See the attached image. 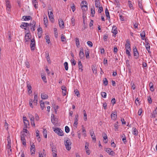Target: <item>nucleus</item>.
<instances>
[{"mask_svg": "<svg viewBox=\"0 0 157 157\" xmlns=\"http://www.w3.org/2000/svg\"><path fill=\"white\" fill-rule=\"evenodd\" d=\"M71 61L72 65H75L76 64V62L75 61V60L74 59H71Z\"/></svg>", "mask_w": 157, "mask_h": 157, "instance_id": "obj_51", "label": "nucleus"}, {"mask_svg": "<svg viewBox=\"0 0 157 157\" xmlns=\"http://www.w3.org/2000/svg\"><path fill=\"white\" fill-rule=\"evenodd\" d=\"M78 66L79 69V70H81V71H83V69H82V63L81 61H78Z\"/></svg>", "mask_w": 157, "mask_h": 157, "instance_id": "obj_29", "label": "nucleus"}, {"mask_svg": "<svg viewBox=\"0 0 157 157\" xmlns=\"http://www.w3.org/2000/svg\"><path fill=\"white\" fill-rule=\"evenodd\" d=\"M89 146V143L87 142H86L85 143V148L86 150L89 149V148H88Z\"/></svg>", "mask_w": 157, "mask_h": 157, "instance_id": "obj_59", "label": "nucleus"}, {"mask_svg": "<svg viewBox=\"0 0 157 157\" xmlns=\"http://www.w3.org/2000/svg\"><path fill=\"white\" fill-rule=\"evenodd\" d=\"M134 56L136 59H137L139 56V54L137 48L135 47L133 49Z\"/></svg>", "mask_w": 157, "mask_h": 157, "instance_id": "obj_6", "label": "nucleus"}, {"mask_svg": "<svg viewBox=\"0 0 157 157\" xmlns=\"http://www.w3.org/2000/svg\"><path fill=\"white\" fill-rule=\"evenodd\" d=\"M65 131L67 133H68L70 131V129L68 126H66L65 127Z\"/></svg>", "mask_w": 157, "mask_h": 157, "instance_id": "obj_48", "label": "nucleus"}, {"mask_svg": "<svg viewBox=\"0 0 157 157\" xmlns=\"http://www.w3.org/2000/svg\"><path fill=\"white\" fill-rule=\"evenodd\" d=\"M61 38L62 41L64 42L65 41L66 39L64 36L63 34H62L61 35Z\"/></svg>", "mask_w": 157, "mask_h": 157, "instance_id": "obj_50", "label": "nucleus"}, {"mask_svg": "<svg viewBox=\"0 0 157 157\" xmlns=\"http://www.w3.org/2000/svg\"><path fill=\"white\" fill-rule=\"evenodd\" d=\"M47 131L46 129H44L43 135L44 137L46 138H47Z\"/></svg>", "mask_w": 157, "mask_h": 157, "instance_id": "obj_40", "label": "nucleus"}, {"mask_svg": "<svg viewBox=\"0 0 157 157\" xmlns=\"http://www.w3.org/2000/svg\"><path fill=\"white\" fill-rule=\"evenodd\" d=\"M85 56L87 59L89 58V52L88 49L85 51Z\"/></svg>", "mask_w": 157, "mask_h": 157, "instance_id": "obj_35", "label": "nucleus"}, {"mask_svg": "<svg viewBox=\"0 0 157 157\" xmlns=\"http://www.w3.org/2000/svg\"><path fill=\"white\" fill-rule=\"evenodd\" d=\"M101 96L103 98H105L106 97V93L105 92H101Z\"/></svg>", "mask_w": 157, "mask_h": 157, "instance_id": "obj_45", "label": "nucleus"}, {"mask_svg": "<svg viewBox=\"0 0 157 157\" xmlns=\"http://www.w3.org/2000/svg\"><path fill=\"white\" fill-rule=\"evenodd\" d=\"M46 58L47 59V60L48 61V62L49 63H51V61H50V57L49 56V53H48V54H47V53H46Z\"/></svg>", "mask_w": 157, "mask_h": 157, "instance_id": "obj_33", "label": "nucleus"}, {"mask_svg": "<svg viewBox=\"0 0 157 157\" xmlns=\"http://www.w3.org/2000/svg\"><path fill=\"white\" fill-rule=\"evenodd\" d=\"M157 113L156 110H154L153 112H152L151 117H155V115H156Z\"/></svg>", "mask_w": 157, "mask_h": 157, "instance_id": "obj_41", "label": "nucleus"}, {"mask_svg": "<svg viewBox=\"0 0 157 157\" xmlns=\"http://www.w3.org/2000/svg\"><path fill=\"white\" fill-rule=\"evenodd\" d=\"M91 14L92 15V17H94L95 14V9L94 8H91Z\"/></svg>", "mask_w": 157, "mask_h": 157, "instance_id": "obj_38", "label": "nucleus"}, {"mask_svg": "<svg viewBox=\"0 0 157 157\" xmlns=\"http://www.w3.org/2000/svg\"><path fill=\"white\" fill-rule=\"evenodd\" d=\"M5 2L6 6V10L8 11H10L11 6L9 0H6Z\"/></svg>", "mask_w": 157, "mask_h": 157, "instance_id": "obj_9", "label": "nucleus"}, {"mask_svg": "<svg viewBox=\"0 0 157 157\" xmlns=\"http://www.w3.org/2000/svg\"><path fill=\"white\" fill-rule=\"evenodd\" d=\"M75 43L76 44V46L78 48H79L80 47V43L79 39L78 38H76L75 39Z\"/></svg>", "mask_w": 157, "mask_h": 157, "instance_id": "obj_26", "label": "nucleus"}, {"mask_svg": "<svg viewBox=\"0 0 157 157\" xmlns=\"http://www.w3.org/2000/svg\"><path fill=\"white\" fill-rule=\"evenodd\" d=\"M54 131L59 136H62L64 135L62 130L59 128H56L55 129Z\"/></svg>", "mask_w": 157, "mask_h": 157, "instance_id": "obj_3", "label": "nucleus"}, {"mask_svg": "<svg viewBox=\"0 0 157 157\" xmlns=\"http://www.w3.org/2000/svg\"><path fill=\"white\" fill-rule=\"evenodd\" d=\"M86 6H87V3L86 2L82 1L81 4V6L86 8Z\"/></svg>", "mask_w": 157, "mask_h": 157, "instance_id": "obj_27", "label": "nucleus"}, {"mask_svg": "<svg viewBox=\"0 0 157 157\" xmlns=\"http://www.w3.org/2000/svg\"><path fill=\"white\" fill-rule=\"evenodd\" d=\"M116 100L115 98H113L111 100V102L113 105L116 103Z\"/></svg>", "mask_w": 157, "mask_h": 157, "instance_id": "obj_63", "label": "nucleus"}, {"mask_svg": "<svg viewBox=\"0 0 157 157\" xmlns=\"http://www.w3.org/2000/svg\"><path fill=\"white\" fill-rule=\"evenodd\" d=\"M30 33L29 29L28 30V32L25 34V43L29 42L30 40Z\"/></svg>", "mask_w": 157, "mask_h": 157, "instance_id": "obj_4", "label": "nucleus"}, {"mask_svg": "<svg viewBox=\"0 0 157 157\" xmlns=\"http://www.w3.org/2000/svg\"><path fill=\"white\" fill-rule=\"evenodd\" d=\"M102 136L103 137V139L104 140H107V141H106L104 142V143H106L108 141V138H107V136L106 134H105L104 133H102Z\"/></svg>", "mask_w": 157, "mask_h": 157, "instance_id": "obj_23", "label": "nucleus"}, {"mask_svg": "<svg viewBox=\"0 0 157 157\" xmlns=\"http://www.w3.org/2000/svg\"><path fill=\"white\" fill-rule=\"evenodd\" d=\"M95 6L96 7L98 8V7L99 4L100 3L98 0H96L95 1Z\"/></svg>", "mask_w": 157, "mask_h": 157, "instance_id": "obj_43", "label": "nucleus"}, {"mask_svg": "<svg viewBox=\"0 0 157 157\" xmlns=\"http://www.w3.org/2000/svg\"><path fill=\"white\" fill-rule=\"evenodd\" d=\"M98 12H99V13H101L102 11H103V9L101 6H100V5L98 6Z\"/></svg>", "mask_w": 157, "mask_h": 157, "instance_id": "obj_46", "label": "nucleus"}, {"mask_svg": "<svg viewBox=\"0 0 157 157\" xmlns=\"http://www.w3.org/2000/svg\"><path fill=\"white\" fill-rule=\"evenodd\" d=\"M31 43L30 45V47L31 50L32 51H33L35 50V46H36V42L34 38L31 39Z\"/></svg>", "mask_w": 157, "mask_h": 157, "instance_id": "obj_5", "label": "nucleus"}, {"mask_svg": "<svg viewBox=\"0 0 157 157\" xmlns=\"http://www.w3.org/2000/svg\"><path fill=\"white\" fill-rule=\"evenodd\" d=\"M108 38V36L107 34H105L103 36V40L105 41H107Z\"/></svg>", "mask_w": 157, "mask_h": 157, "instance_id": "obj_52", "label": "nucleus"}, {"mask_svg": "<svg viewBox=\"0 0 157 157\" xmlns=\"http://www.w3.org/2000/svg\"><path fill=\"white\" fill-rule=\"evenodd\" d=\"M125 48L128 49H130V42L129 41V40L127 39L126 41V44L125 45Z\"/></svg>", "mask_w": 157, "mask_h": 157, "instance_id": "obj_13", "label": "nucleus"}, {"mask_svg": "<svg viewBox=\"0 0 157 157\" xmlns=\"http://www.w3.org/2000/svg\"><path fill=\"white\" fill-rule=\"evenodd\" d=\"M105 13L106 16L108 18L109 20H110V17L109 15V12L107 8H106L105 10Z\"/></svg>", "mask_w": 157, "mask_h": 157, "instance_id": "obj_20", "label": "nucleus"}, {"mask_svg": "<svg viewBox=\"0 0 157 157\" xmlns=\"http://www.w3.org/2000/svg\"><path fill=\"white\" fill-rule=\"evenodd\" d=\"M63 65L64 66L66 70L67 71L68 70V64L67 62H65L64 64Z\"/></svg>", "mask_w": 157, "mask_h": 157, "instance_id": "obj_39", "label": "nucleus"}, {"mask_svg": "<svg viewBox=\"0 0 157 157\" xmlns=\"http://www.w3.org/2000/svg\"><path fill=\"white\" fill-rule=\"evenodd\" d=\"M79 56L80 59H82L83 57H84V53L82 52H79Z\"/></svg>", "mask_w": 157, "mask_h": 157, "instance_id": "obj_44", "label": "nucleus"}, {"mask_svg": "<svg viewBox=\"0 0 157 157\" xmlns=\"http://www.w3.org/2000/svg\"><path fill=\"white\" fill-rule=\"evenodd\" d=\"M71 22L72 25L73 26H74L75 25V20L73 17H72L71 19Z\"/></svg>", "mask_w": 157, "mask_h": 157, "instance_id": "obj_49", "label": "nucleus"}, {"mask_svg": "<svg viewBox=\"0 0 157 157\" xmlns=\"http://www.w3.org/2000/svg\"><path fill=\"white\" fill-rule=\"evenodd\" d=\"M82 132H83V135H84V136H85L86 135V130H85V129L84 128L83 125H82Z\"/></svg>", "mask_w": 157, "mask_h": 157, "instance_id": "obj_55", "label": "nucleus"}, {"mask_svg": "<svg viewBox=\"0 0 157 157\" xmlns=\"http://www.w3.org/2000/svg\"><path fill=\"white\" fill-rule=\"evenodd\" d=\"M34 24V25L33 26H32V27L30 28V29L32 31H34L35 30V28H36V22L35 21H33V22L32 24Z\"/></svg>", "mask_w": 157, "mask_h": 157, "instance_id": "obj_24", "label": "nucleus"}, {"mask_svg": "<svg viewBox=\"0 0 157 157\" xmlns=\"http://www.w3.org/2000/svg\"><path fill=\"white\" fill-rule=\"evenodd\" d=\"M24 122L25 126V128H27V125H29V121H28L26 120L24 121Z\"/></svg>", "mask_w": 157, "mask_h": 157, "instance_id": "obj_47", "label": "nucleus"}, {"mask_svg": "<svg viewBox=\"0 0 157 157\" xmlns=\"http://www.w3.org/2000/svg\"><path fill=\"white\" fill-rule=\"evenodd\" d=\"M87 43L90 47H92L93 46V44L91 41H88Z\"/></svg>", "mask_w": 157, "mask_h": 157, "instance_id": "obj_56", "label": "nucleus"}, {"mask_svg": "<svg viewBox=\"0 0 157 157\" xmlns=\"http://www.w3.org/2000/svg\"><path fill=\"white\" fill-rule=\"evenodd\" d=\"M48 16L50 21L52 22H53L54 21L53 18L54 16L53 15V13L52 10H51V9L48 10Z\"/></svg>", "mask_w": 157, "mask_h": 157, "instance_id": "obj_2", "label": "nucleus"}, {"mask_svg": "<svg viewBox=\"0 0 157 157\" xmlns=\"http://www.w3.org/2000/svg\"><path fill=\"white\" fill-rule=\"evenodd\" d=\"M26 84H27V87L28 90H30L32 89V87L31 86V85L29 83V82L27 81L26 82Z\"/></svg>", "mask_w": 157, "mask_h": 157, "instance_id": "obj_30", "label": "nucleus"}, {"mask_svg": "<svg viewBox=\"0 0 157 157\" xmlns=\"http://www.w3.org/2000/svg\"><path fill=\"white\" fill-rule=\"evenodd\" d=\"M78 114H76L75 117V121L74 123V125L76 126L78 124Z\"/></svg>", "mask_w": 157, "mask_h": 157, "instance_id": "obj_14", "label": "nucleus"}, {"mask_svg": "<svg viewBox=\"0 0 157 157\" xmlns=\"http://www.w3.org/2000/svg\"><path fill=\"white\" fill-rule=\"evenodd\" d=\"M59 24L60 27L63 28L64 27V23L62 19L59 21Z\"/></svg>", "mask_w": 157, "mask_h": 157, "instance_id": "obj_17", "label": "nucleus"}, {"mask_svg": "<svg viewBox=\"0 0 157 157\" xmlns=\"http://www.w3.org/2000/svg\"><path fill=\"white\" fill-rule=\"evenodd\" d=\"M75 94L77 95V96H78L79 95V91L77 90H75L74 91Z\"/></svg>", "mask_w": 157, "mask_h": 157, "instance_id": "obj_57", "label": "nucleus"}, {"mask_svg": "<svg viewBox=\"0 0 157 157\" xmlns=\"http://www.w3.org/2000/svg\"><path fill=\"white\" fill-rule=\"evenodd\" d=\"M71 8L72 9V11L74 12L75 10V6L74 4H73V6H71Z\"/></svg>", "mask_w": 157, "mask_h": 157, "instance_id": "obj_64", "label": "nucleus"}, {"mask_svg": "<svg viewBox=\"0 0 157 157\" xmlns=\"http://www.w3.org/2000/svg\"><path fill=\"white\" fill-rule=\"evenodd\" d=\"M45 39L46 40V41L47 43L49 44L50 43V37L48 36H46L45 37Z\"/></svg>", "mask_w": 157, "mask_h": 157, "instance_id": "obj_36", "label": "nucleus"}, {"mask_svg": "<svg viewBox=\"0 0 157 157\" xmlns=\"http://www.w3.org/2000/svg\"><path fill=\"white\" fill-rule=\"evenodd\" d=\"M52 122L54 125H56L57 123V119L55 117L54 114H52L51 116Z\"/></svg>", "mask_w": 157, "mask_h": 157, "instance_id": "obj_7", "label": "nucleus"}, {"mask_svg": "<svg viewBox=\"0 0 157 157\" xmlns=\"http://www.w3.org/2000/svg\"><path fill=\"white\" fill-rule=\"evenodd\" d=\"M22 18L23 19L24 21H28L31 19L32 17L30 16H24L22 17Z\"/></svg>", "mask_w": 157, "mask_h": 157, "instance_id": "obj_18", "label": "nucleus"}, {"mask_svg": "<svg viewBox=\"0 0 157 157\" xmlns=\"http://www.w3.org/2000/svg\"><path fill=\"white\" fill-rule=\"evenodd\" d=\"M48 20L47 16L45 15V16H44V25L46 27L47 26Z\"/></svg>", "mask_w": 157, "mask_h": 157, "instance_id": "obj_19", "label": "nucleus"}, {"mask_svg": "<svg viewBox=\"0 0 157 157\" xmlns=\"http://www.w3.org/2000/svg\"><path fill=\"white\" fill-rule=\"evenodd\" d=\"M61 89L62 90L63 95L65 96L66 94L67 88L64 86H63L61 87Z\"/></svg>", "mask_w": 157, "mask_h": 157, "instance_id": "obj_10", "label": "nucleus"}, {"mask_svg": "<svg viewBox=\"0 0 157 157\" xmlns=\"http://www.w3.org/2000/svg\"><path fill=\"white\" fill-rule=\"evenodd\" d=\"M132 133L133 134L136 136H137L138 134V132L137 129L135 127H133L132 128Z\"/></svg>", "mask_w": 157, "mask_h": 157, "instance_id": "obj_12", "label": "nucleus"}, {"mask_svg": "<svg viewBox=\"0 0 157 157\" xmlns=\"http://www.w3.org/2000/svg\"><path fill=\"white\" fill-rule=\"evenodd\" d=\"M64 144L66 149L68 150H70L71 148L72 143L69 138H67V139L64 141Z\"/></svg>", "mask_w": 157, "mask_h": 157, "instance_id": "obj_1", "label": "nucleus"}, {"mask_svg": "<svg viewBox=\"0 0 157 157\" xmlns=\"http://www.w3.org/2000/svg\"><path fill=\"white\" fill-rule=\"evenodd\" d=\"M118 121H117V122L115 123L114 124V127L115 128V131H118Z\"/></svg>", "mask_w": 157, "mask_h": 157, "instance_id": "obj_28", "label": "nucleus"}, {"mask_svg": "<svg viewBox=\"0 0 157 157\" xmlns=\"http://www.w3.org/2000/svg\"><path fill=\"white\" fill-rule=\"evenodd\" d=\"M128 4L129 5V7L130 8H133V6L132 4L131 3V2L129 0L128 2Z\"/></svg>", "mask_w": 157, "mask_h": 157, "instance_id": "obj_60", "label": "nucleus"}, {"mask_svg": "<svg viewBox=\"0 0 157 157\" xmlns=\"http://www.w3.org/2000/svg\"><path fill=\"white\" fill-rule=\"evenodd\" d=\"M33 95H34V101H38V96L37 93H36V92H34L33 94Z\"/></svg>", "mask_w": 157, "mask_h": 157, "instance_id": "obj_34", "label": "nucleus"}, {"mask_svg": "<svg viewBox=\"0 0 157 157\" xmlns=\"http://www.w3.org/2000/svg\"><path fill=\"white\" fill-rule=\"evenodd\" d=\"M25 64L26 67L28 68H29L30 67V65L28 61H26L25 62Z\"/></svg>", "mask_w": 157, "mask_h": 157, "instance_id": "obj_61", "label": "nucleus"}, {"mask_svg": "<svg viewBox=\"0 0 157 157\" xmlns=\"http://www.w3.org/2000/svg\"><path fill=\"white\" fill-rule=\"evenodd\" d=\"M25 134H24L23 133V134L21 136V140L22 141L25 140Z\"/></svg>", "mask_w": 157, "mask_h": 157, "instance_id": "obj_58", "label": "nucleus"}, {"mask_svg": "<svg viewBox=\"0 0 157 157\" xmlns=\"http://www.w3.org/2000/svg\"><path fill=\"white\" fill-rule=\"evenodd\" d=\"M105 151L109 154L110 151H111V149L109 148H106L105 149Z\"/></svg>", "mask_w": 157, "mask_h": 157, "instance_id": "obj_53", "label": "nucleus"}, {"mask_svg": "<svg viewBox=\"0 0 157 157\" xmlns=\"http://www.w3.org/2000/svg\"><path fill=\"white\" fill-rule=\"evenodd\" d=\"M145 47L147 50H148V49H150V44L148 43H146L145 45Z\"/></svg>", "mask_w": 157, "mask_h": 157, "instance_id": "obj_42", "label": "nucleus"}, {"mask_svg": "<svg viewBox=\"0 0 157 157\" xmlns=\"http://www.w3.org/2000/svg\"><path fill=\"white\" fill-rule=\"evenodd\" d=\"M92 69L93 71V73L95 74H96L97 73V70L96 67L92 65Z\"/></svg>", "mask_w": 157, "mask_h": 157, "instance_id": "obj_31", "label": "nucleus"}, {"mask_svg": "<svg viewBox=\"0 0 157 157\" xmlns=\"http://www.w3.org/2000/svg\"><path fill=\"white\" fill-rule=\"evenodd\" d=\"M148 102L150 104H151L152 103V100H151V97L150 96H149L148 97V98L147 99Z\"/></svg>", "mask_w": 157, "mask_h": 157, "instance_id": "obj_62", "label": "nucleus"}, {"mask_svg": "<svg viewBox=\"0 0 157 157\" xmlns=\"http://www.w3.org/2000/svg\"><path fill=\"white\" fill-rule=\"evenodd\" d=\"M140 36L142 40H144L145 37V31H143L140 34Z\"/></svg>", "mask_w": 157, "mask_h": 157, "instance_id": "obj_25", "label": "nucleus"}, {"mask_svg": "<svg viewBox=\"0 0 157 157\" xmlns=\"http://www.w3.org/2000/svg\"><path fill=\"white\" fill-rule=\"evenodd\" d=\"M29 118L30 119L31 121L33 120H34V117L31 114H29Z\"/></svg>", "mask_w": 157, "mask_h": 157, "instance_id": "obj_54", "label": "nucleus"}, {"mask_svg": "<svg viewBox=\"0 0 157 157\" xmlns=\"http://www.w3.org/2000/svg\"><path fill=\"white\" fill-rule=\"evenodd\" d=\"M29 26V23L25 22H22L20 27L22 28L23 27H27Z\"/></svg>", "mask_w": 157, "mask_h": 157, "instance_id": "obj_22", "label": "nucleus"}, {"mask_svg": "<svg viewBox=\"0 0 157 157\" xmlns=\"http://www.w3.org/2000/svg\"><path fill=\"white\" fill-rule=\"evenodd\" d=\"M9 137H7V140L8 142V144L7 145V149H10L11 148V140L10 138H9Z\"/></svg>", "mask_w": 157, "mask_h": 157, "instance_id": "obj_15", "label": "nucleus"}, {"mask_svg": "<svg viewBox=\"0 0 157 157\" xmlns=\"http://www.w3.org/2000/svg\"><path fill=\"white\" fill-rule=\"evenodd\" d=\"M103 83L105 86H106L108 84V81L107 79L106 78H105L103 79Z\"/></svg>", "mask_w": 157, "mask_h": 157, "instance_id": "obj_37", "label": "nucleus"}, {"mask_svg": "<svg viewBox=\"0 0 157 157\" xmlns=\"http://www.w3.org/2000/svg\"><path fill=\"white\" fill-rule=\"evenodd\" d=\"M121 137L124 143L126 142V138L125 137V134L124 133L122 134Z\"/></svg>", "mask_w": 157, "mask_h": 157, "instance_id": "obj_32", "label": "nucleus"}, {"mask_svg": "<svg viewBox=\"0 0 157 157\" xmlns=\"http://www.w3.org/2000/svg\"><path fill=\"white\" fill-rule=\"evenodd\" d=\"M112 32L114 34L116 35L118 32L117 30V28L116 26L113 25V27L112 29Z\"/></svg>", "mask_w": 157, "mask_h": 157, "instance_id": "obj_11", "label": "nucleus"}, {"mask_svg": "<svg viewBox=\"0 0 157 157\" xmlns=\"http://www.w3.org/2000/svg\"><path fill=\"white\" fill-rule=\"evenodd\" d=\"M41 97L43 99H46L48 98V96L46 94L42 93L41 94Z\"/></svg>", "mask_w": 157, "mask_h": 157, "instance_id": "obj_21", "label": "nucleus"}, {"mask_svg": "<svg viewBox=\"0 0 157 157\" xmlns=\"http://www.w3.org/2000/svg\"><path fill=\"white\" fill-rule=\"evenodd\" d=\"M30 144L31 146L30 148V151L32 152V154H35V145L34 144V143H33L31 144V143L30 142Z\"/></svg>", "mask_w": 157, "mask_h": 157, "instance_id": "obj_8", "label": "nucleus"}, {"mask_svg": "<svg viewBox=\"0 0 157 157\" xmlns=\"http://www.w3.org/2000/svg\"><path fill=\"white\" fill-rule=\"evenodd\" d=\"M111 118L114 120H115L117 118V114L116 111L114 112L113 113H112L111 115Z\"/></svg>", "mask_w": 157, "mask_h": 157, "instance_id": "obj_16", "label": "nucleus"}]
</instances>
